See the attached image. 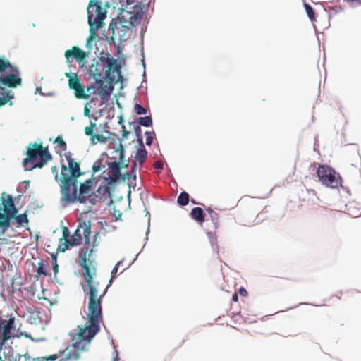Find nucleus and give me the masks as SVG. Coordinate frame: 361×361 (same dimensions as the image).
<instances>
[{
  "mask_svg": "<svg viewBox=\"0 0 361 361\" xmlns=\"http://www.w3.org/2000/svg\"><path fill=\"white\" fill-rule=\"evenodd\" d=\"M90 221H79L78 225L73 234L70 236V232L67 227L63 228V237L61 240L64 242L61 244L57 251L65 252L69 247L78 246L84 240L85 247L79 253L82 273L84 277L83 290L89 295L88 303V324L78 327V331L75 334H71V343L62 350L64 357L60 361L78 360L81 353L87 351L92 339L99 331V322L102 320V299L105 295L107 289L111 286L113 279L116 276L118 267L121 263L118 262L113 268L109 283L104 288L102 293L97 297L100 287V281L97 279V269L93 256L94 250L90 245L91 235Z\"/></svg>",
  "mask_w": 361,
  "mask_h": 361,
  "instance_id": "obj_1",
  "label": "nucleus"
},
{
  "mask_svg": "<svg viewBox=\"0 0 361 361\" xmlns=\"http://www.w3.org/2000/svg\"><path fill=\"white\" fill-rule=\"evenodd\" d=\"M21 84L18 68L13 66L7 59L0 57V107L13 98L5 88H16Z\"/></svg>",
  "mask_w": 361,
  "mask_h": 361,
  "instance_id": "obj_2",
  "label": "nucleus"
},
{
  "mask_svg": "<svg viewBox=\"0 0 361 361\" xmlns=\"http://www.w3.org/2000/svg\"><path fill=\"white\" fill-rule=\"evenodd\" d=\"M121 67L116 59L111 57L109 53H102L100 56L94 58L90 66L89 71L94 80L107 78L111 82L115 79V73L121 75Z\"/></svg>",
  "mask_w": 361,
  "mask_h": 361,
  "instance_id": "obj_3",
  "label": "nucleus"
},
{
  "mask_svg": "<svg viewBox=\"0 0 361 361\" xmlns=\"http://www.w3.org/2000/svg\"><path fill=\"white\" fill-rule=\"evenodd\" d=\"M52 156L47 147H43L42 143H29L27 148V157L23 161L25 171H32L35 168L42 169L48 161L51 160Z\"/></svg>",
  "mask_w": 361,
  "mask_h": 361,
  "instance_id": "obj_4",
  "label": "nucleus"
},
{
  "mask_svg": "<svg viewBox=\"0 0 361 361\" xmlns=\"http://www.w3.org/2000/svg\"><path fill=\"white\" fill-rule=\"evenodd\" d=\"M87 11L90 25V35L86 42L87 46H88L95 38L96 32L104 26L106 11L102 8V2L98 0H90Z\"/></svg>",
  "mask_w": 361,
  "mask_h": 361,
  "instance_id": "obj_5",
  "label": "nucleus"
},
{
  "mask_svg": "<svg viewBox=\"0 0 361 361\" xmlns=\"http://www.w3.org/2000/svg\"><path fill=\"white\" fill-rule=\"evenodd\" d=\"M59 186L62 201L75 202L77 200L78 178L70 176H60Z\"/></svg>",
  "mask_w": 361,
  "mask_h": 361,
  "instance_id": "obj_6",
  "label": "nucleus"
},
{
  "mask_svg": "<svg viewBox=\"0 0 361 361\" xmlns=\"http://www.w3.org/2000/svg\"><path fill=\"white\" fill-rule=\"evenodd\" d=\"M317 176L322 183L331 188L341 186L342 180L338 173L328 166H319L317 171Z\"/></svg>",
  "mask_w": 361,
  "mask_h": 361,
  "instance_id": "obj_7",
  "label": "nucleus"
},
{
  "mask_svg": "<svg viewBox=\"0 0 361 361\" xmlns=\"http://www.w3.org/2000/svg\"><path fill=\"white\" fill-rule=\"evenodd\" d=\"M93 183L92 180L88 179L80 184L76 201L83 204H94L97 195L93 192Z\"/></svg>",
  "mask_w": 361,
  "mask_h": 361,
  "instance_id": "obj_8",
  "label": "nucleus"
},
{
  "mask_svg": "<svg viewBox=\"0 0 361 361\" xmlns=\"http://www.w3.org/2000/svg\"><path fill=\"white\" fill-rule=\"evenodd\" d=\"M87 92L90 94H97L99 96L102 104L106 102L111 94L113 87L108 85L104 84V79L100 78L99 80H94V85H92L87 87Z\"/></svg>",
  "mask_w": 361,
  "mask_h": 361,
  "instance_id": "obj_9",
  "label": "nucleus"
},
{
  "mask_svg": "<svg viewBox=\"0 0 361 361\" xmlns=\"http://www.w3.org/2000/svg\"><path fill=\"white\" fill-rule=\"evenodd\" d=\"M68 166L62 165L61 176L78 178L81 175L79 163L76 162L71 152L65 154Z\"/></svg>",
  "mask_w": 361,
  "mask_h": 361,
  "instance_id": "obj_10",
  "label": "nucleus"
},
{
  "mask_svg": "<svg viewBox=\"0 0 361 361\" xmlns=\"http://www.w3.org/2000/svg\"><path fill=\"white\" fill-rule=\"evenodd\" d=\"M121 166L120 162L111 161L108 163V178H106L108 185L115 183L121 178L123 180L130 179L131 178L130 173H125L121 174Z\"/></svg>",
  "mask_w": 361,
  "mask_h": 361,
  "instance_id": "obj_11",
  "label": "nucleus"
},
{
  "mask_svg": "<svg viewBox=\"0 0 361 361\" xmlns=\"http://www.w3.org/2000/svg\"><path fill=\"white\" fill-rule=\"evenodd\" d=\"M66 75L67 77H69L68 85L71 89L74 90L75 97L78 99H88L89 95L85 93V87L80 82L77 75L71 77L69 73H66Z\"/></svg>",
  "mask_w": 361,
  "mask_h": 361,
  "instance_id": "obj_12",
  "label": "nucleus"
},
{
  "mask_svg": "<svg viewBox=\"0 0 361 361\" xmlns=\"http://www.w3.org/2000/svg\"><path fill=\"white\" fill-rule=\"evenodd\" d=\"M87 56V53L83 51L78 47H73L71 49H68L65 52L66 59L74 58L78 62H82Z\"/></svg>",
  "mask_w": 361,
  "mask_h": 361,
  "instance_id": "obj_13",
  "label": "nucleus"
},
{
  "mask_svg": "<svg viewBox=\"0 0 361 361\" xmlns=\"http://www.w3.org/2000/svg\"><path fill=\"white\" fill-rule=\"evenodd\" d=\"M2 204L4 206V211L5 213L11 214V216H15L18 212L17 209L15 207L13 197L8 195L6 199L1 197Z\"/></svg>",
  "mask_w": 361,
  "mask_h": 361,
  "instance_id": "obj_14",
  "label": "nucleus"
},
{
  "mask_svg": "<svg viewBox=\"0 0 361 361\" xmlns=\"http://www.w3.org/2000/svg\"><path fill=\"white\" fill-rule=\"evenodd\" d=\"M139 141H140V147L137 150V154L135 156V160H133V166L132 169V173L134 172L135 168L136 167V165H137V162H138L140 164V165L142 166V164L144 163V161L147 156V152L146 149H145V147L142 143V137L139 138Z\"/></svg>",
  "mask_w": 361,
  "mask_h": 361,
  "instance_id": "obj_15",
  "label": "nucleus"
},
{
  "mask_svg": "<svg viewBox=\"0 0 361 361\" xmlns=\"http://www.w3.org/2000/svg\"><path fill=\"white\" fill-rule=\"evenodd\" d=\"M190 216L193 220L198 222L199 224H202L205 220L203 209L200 207L193 208L190 214Z\"/></svg>",
  "mask_w": 361,
  "mask_h": 361,
  "instance_id": "obj_16",
  "label": "nucleus"
},
{
  "mask_svg": "<svg viewBox=\"0 0 361 361\" xmlns=\"http://www.w3.org/2000/svg\"><path fill=\"white\" fill-rule=\"evenodd\" d=\"M49 265L48 263H44L42 261L40 262L38 264L37 269V273L39 275H44L48 276L49 275Z\"/></svg>",
  "mask_w": 361,
  "mask_h": 361,
  "instance_id": "obj_17",
  "label": "nucleus"
},
{
  "mask_svg": "<svg viewBox=\"0 0 361 361\" xmlns=\"http://www.w3.org/2000/svg\"><path fill=\"white\" fill-rule=\"evenodd\" d=\"M189 195L186 192H182L178 197L177 202L180 206H185L189 202Z\"/></svg>",
  "mask_w": 361,
  "mask_h": 361,
  "instance_id": "obj_18",
  "label": "nucleus"
},
{
  "mask_svg": "<svg viewBox=\"0 0 361 361\" xmlns=\"http://www.w3.org/2000/svg\"><path fill=\"white\" fill-rule=\"evenodd\" d=\"M12 217L11 214H3L0 212V226L4 228H8L9 226V220Z\"/></svg>",
  "mask_w": 361,
  "mask_h": 361,
  "instance_id": "obj_19",
  "label": "nucleus"
},
{
  "mask_svg": "<svg viewBox=\"0 0 361 361\" xmlns=\"http://www.w3.org/2000/svg\"><path fill=\"white\" fill-rule=\"evenodd\" d=\"M207 211L209 214L210 218H211L213 224H214L215 228H216L218 227L219 223V214L210 208L207 209Z\"/></svg>",
  "mask_w": 361,
  "mask_h": 361,
  "instance_id": "obj_20",
  "label": "nucleus"
},
{
  "mask_svg": "<svg viewBox=\"0 0 361 361\" xmlns=\"http://www.w3.org/2000/svg\"><path fill=\"white\" fill-rule=\"evenodd\" d=\"M54 143L56 145V147L59 148L61 152H64L66 150L67 146L65 141L61 136H58L55 140Z\"/></svg>",
  "mask_w": 361,
  "mask_h": 361,
  "instance_id": "obj_21",
  "label": "nucleus"
},
{
  "mask_svg": "<svg viewBox=\"0 0 361 361\" xmlns=\"http://www.w3.org/2000/svg\"><path fill=\"white\" fill-rule=\"evenodd\" d=\"M304 7H305V11H306L307 15L309 17V18L312 21H315L316 18H315L314 12L312 7L307 4H305Z\"/></svg>",
  "mask_w": 361,
  "mask_h": 361,
  "instance_id": "obj_22",
  "label": "nucleus"
},
{
  "mask_svg": "<svg viewBox=\"0 0 361 361\" xmlns=\"http://www.w3.org/2000/svg\"><path fill=\"white\" fill-rule=\"evenodd\" d=\"M14 217L18 226H23L24 223H28L27 216L25 213L15 216Z\"/></svg>",
  "mask_w": 361,
  "mask_h": 361,
  "instance_id": "obj_23",
  "label": "nucleus"
},
{
  "mask_svg": "<svg viewBox=\"0 0 361 361\" xmlns=\"http://www.w3.org/2000/svg\"><path fill=\"white\" fill-rule=\"evenodd\" d=\"M97 192L99 195L102 196H105L106 195L111 194V188L109 185H101L97 190Z\"/></svg>",
  "mask_w": 361,
  "mask_h": 361,
  "instance_id": "obj_24",
  "label": "nucleus"
},
{
  "mask_svg": "<svg viewBox=\"0 0 361 361\" xmlns=\"http://www.w3.org/2000/svg\"><path fill=\"white\" fill-rule=\"evenodd\" d=\"M139 123L145 127H149L152 125V119L150 116L140 117Z\"/></svg>",
  "mask_w": 361,
  "mask_h": 361,
  "instance_id": "obj_25",
  "label": "nucleus"
},
{
  "mask_svg": "<svg viewBox=\"0 0 361 361\" xmlns=\"http://www.w3.org/2000/svg\"><path fill=\"white\" fill-rule=\"evenodd\" d=\"M145 134L147 135L146 145L149 146L153 142V140L155 137V133L154 132H146Z\"/></svg>",
  "mask_w": 361,
  "mask_h": 361,
  "instance_id": "obj_26",
  "label": "nucleus"
},
{
  "mask_svg": "<svg viewBox=\"0 0 361 361\" xmlns=\"http://www.w3.org/2000/svg\"><path fill=\"white\" fill-rule=\"evenodd\" d=\"M134 111L137 115H142L147 113V110L139 104L135 105Z\"/></svg>",
  "mask_w": 361,
  "mask_h": 361,
  "instance_id": "obj_27",
  "label": "nucleus"
},
{
  "mask_svg": "<svg viewBox=\"0 0 361 361\" xmlns=\"http://www.w3.org/2000/svg\"><path fill=\"white\" fill-rule=\"evenodd\" d=\"M123 157H124V149L123 147V145H120L119 159H120V161H121V168H127L128 166V164L123 162Z\"/></svg>",
  "mask_w": 361,
  "mask_h": 361,
  "instance_id": "obj_28",
  "label": "nucleus"
},
{
  "mask_svg": "<svg viewBox=\"0 0 361 361\" xmlns=\"http://www.w3.org/2000/svg\"><path fill=\"white\" fill-rule=\"evenodd\" d=\"M95 127H96V123L91 122L90 126L85 127V133L87 135L92 137L93 135V133H92L93 128H94Z\"/></svg>",
  "mask_w": 361,
  "mask_h": 361,
  "instance_id": "obj_29",
  "label": "nucleus"
},
{
  "mask_svg": "<svg viewBox=\"0 0 361 361\" xmlns=\"http://www.w3.org/2000/svg\"><path fill=\"white\" fill-rule=\"evenodd\" d=\"M92 141H94L97 140V141L100 142H104L106 141L105 137H104L102 135H98V134H93V135L91 137Z\"/></svg>",
  "mask_w": 361,
  "mask_h": 361,
  "instance_id": "obj_30",
  "label": "nucleus"
},
{
  "mask_svg": "<svg viewBox=\"0 0 361 361\" xmlns=\"http://www.w3.org/2000/svg\"><path fill=\"white\" fill-rule=\"evenodd\" d=\"M102 169V161L98 160L94 163L92 166V171L94 173L98 172Z\"/></svg>",
  "mask_w": 361,
  "mask_h": 361,
  "instance_id": "obj_31",
  "label": "nucleus"
},
{
  "mask_svg": "<svg viewBox=\"0 0 361 361\" xmlns=\"http://www.w3.org/2000/svg\"><path fill=\"white\" fill-rule=\"evenodd\" d=\"M52 264H53V270L54 272V274H56L59 271V266L56 262V257L55 255H53L52 257Z\"/></svg>",
  "mask_w": 361,
  "mask_h": 361,
  "instance_id": "obj_32",
  "label": "nucleus"
},
{
  "mask_svg": "<svg viewBox=\"0 0 361 361\" xmlns=\"http://www.w3.org/2000/svg\"><path fill=\"white\" fill-rule=\"evenodd\" d=\"M51 171L52 173L54 174V179L56 182H59L60 181L59 180V178L60 177H59V175H58V169H57V166H53L51 167Z\"/></svg>",
  "mask_w": 361,
  "mask_h": 361,
  "instance_id": "obj_33",
  "label": "nucleus"
},
{
  "mask_svg": "<svg viewBox=\"0 0 361 361\" xmlns=\"http://www.w3.org/2000/svg\"><path fill=\"white\" fill-rule=\"evenodd\" d=\"M238 293L240 295L243 297H246L247 295V291L245 288H240L238 290Z\"/></svg>",
  "mask_w": 361,
  "mask_h": 361,
  "instance_id": "obj_34",
  "label": "nucleus"
},
{
  "mask_svg": "<svg viewBox=\"0 0 361 361\" xmlns=\"http://www.w3.org/2000/svg\"><path fill=\"white\" fill-rule=\"evenodd\" d=\"M154 167H155L156 169H162V168H163V164H162L161 162H160V161H156V162L154 163Z\"/></svg>",
  "mask_w": 361,
  "mask_h": 361,
  "instance_id": "obj_35",
  "label": "nucleus"
},
{
  "mask_svg": "<svg viewBox=\"0 0 361 361\" xmlns=\"http://www.w3.org/2000/svg\"><path fill=\"white\" fill-rule=\"evenodd\" d=\"M123 133H122V136L123 138H126L128 137V135L129 134V132L127 131L126 129H125V126H123Z\"/></svg>",
  "mask_w": 361,
  "mask_h": 361,
  "instance_id": "obj_36",
  "label": "nucleus"
},
{
  "mask_svg": "<svg viewBox=\"0 0 361 361\" xmlns=\"http://www.w3.org/2000/svg\"><path fill=\"white\" fill-rule=\"evenodd\" d=\"M232 300L233 302H238V293H235L233 295H232Z\"/></svg>",
  "mask_w": 361,
  "mask_h": 361,
  "instance_id": "obj_37",
  "label": "nucleus"
},
{
  "mask_svg": "<svg viewBox=\"0 0 361 361\" xmlns=\"http://www.w3.org/2000/svg\"><path fill=\"white\" fill-rule=\"evenodd\" d=\"M89 112H90V110L88 109V108L87 106L85 107V110H84V114L85 116H88L89 115Z\"/></svg>",
  "mask_w": 361,
  "mask_h": 361,
  "instance_id": "obj_38",
  "label": "nucleus"
},
{
  "mask_svg": "<svg viewBox=\"0 0 361 361\" xmlns=\"http://www.w3.org/2000/svg\"><path fill=\"white\" fill-rule=\"evenodd\" d=\"M135 0H126V4L128 5L134 4Z\"/></svg>",
  "mask_w": 361,
  "mask_h": 361,
  "instance_id": "obj_39",
  "label": "nucleus"
},
{
  "mask_svg": "<svg viewBox=\"0 0 361 361\" xmlns=\"http://www.w3.org/2000/svg\"><path fill=\"white\" fill-rule=\"evenodd\" d=\"M140 132H141V129H140V127H137V128H136V133H137V136H139V133H140Z\"/></svg>",
  "mask_w": 361,
  "mask_h": 361,
  "instance_id": "obj_40",
  "label": "nucleus"
},
{
  "mask_svg": "<svg viewBox=\"0 0 361 361\" xmlns=\"http://www.w3.org/2000/svg\"><path fill=\"white\" fill-rule=\"evenodd\" d=\"M354 293H355V291H354V290H350V291H348V293H349L350 295H353Z\"/></svg>",
  "mask_w": 361,
  "mask_h": 361,
  "instance_id": "obj_41",
  "label": "nucleus"
},
{
  "mask_svg": "<svg viewBox=\"0 0 361 361\" xmlns=\"http://www.w3.org/2000/svg\"><path fill=\"white\" fill-rule=\"evenodd\" d=\"M191 202L193 203V204H197L196 202L193 200H191Z\"/></svg>",
  "mask_w": 361,
  "mask_h": 361,
  "instance_id": "obj_42",
  "label": "nucleus"
},
{
  "mask_svg": "<svg viewBox=\"0 0 361 361\" xmlns=\"http://www.w3.org/2000/svg\"><path fill=\"white\" fill-rule=\"evenodd\" d=\"M96 245H96L94 243H93L92 246H93V247H94V246H96Z\"/></svg>",
  "mask_w": 361,
  "mask_h": 361,
  "instance_id": "obj_43",
  "label": "nucleus"
}]
</instances>
